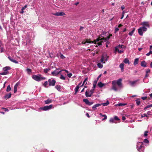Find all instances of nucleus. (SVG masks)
<instances>
[{
  "mask_svg": "<svg viewBox=\"0 0 152 152\" xmlns=\"http://www.w3.org/2000/svg\"><path fill=\"white\" fill-rule=\"evenodd\" d=\"M143 142H139L137 144V149L140 152L143 151L144 150V148L142 146Z\"/></svg>",
  "mask_w": 152,
  "mask_h": 152,
  "instance_id": "6",
  "label": "nucleus"
},
{
  "mask_svg": "<svg viewBox=\"0 0 152 152\" xmlns=\"http://www.w3.org/2000/svg\"><path fill=\"white\" fill-rule=\"evenodd\" d=\"M140 102L139 100H136V104L137 105H140Z\"/></svg>",
  "mask_w": 152,
  "mask_h": 152,
  "instance_id": "45",
  "label": "nucleus"
},
{
  "mask_svg": "<svg viewBox=\"0 0 152 152\" xmlns=\"http://www.w3.org/2000/svg\"><path fill=\"white\" fill-rule=\"evenodd\" d=\"M123 25L121 24H120L118 26V27L119 28L122 26Z\"/></svg>",
  "mask_w": 152,
  "mask_h": 152,
  "instance_id": "61",
  "label": "nucleus"
},
{
  "mask_svg": "<svg viewBox=\"0 0 152 152\" xmlns=\"http://www.w3.org/2000/svg\"><path fill=\"white\" fill-rule=\"evenodd\" d=\"M151 113V111H149L147 112V114H148V115H150Z\"/></svg>",
  "mask_w": 152,
  "mask_h": 152,
  "instance_id": "56",
  "label": "nucleus"
},
{
  "mask_svg": "<svg viewBox=\"0 0 152 152\" xmlns=\"http://www.w3.org/2000/svg\"><path fill=\"white\" fill-rule=\"evenodd\" d=\"M98 67L99 68H102L103 67V65L101 63H98L97 64Z\"/></svg>",
  "mask_w": 152,
  "mask_h": 152,
  "instance_id": "29",
  "label": "nucleus"
},
{
  "mask_svg": "<svg viewBox=\"0 0 152 152\" xmlns=\"http://www.w3.org/2000/svg\"><path fill=\"white\" fill-rule=\"evenodd\" d=\"M11 96V93H9L8 94L4 96V98L6 99H8L10 98Z\"/></svg>",
  "mask_w": 152,
  "mask_h": 152,
  "instance_id": "27",
  "label": "nucleus"
},
{
  "mask_svg": "<svg viewBox=\"0 0 152 152\" xmlns=\"http://www.w3.org/2000/svg\"><path fill=\"white\" fill-rule=\"evenodd\" d=\"M152 107V104L150 105H148L147 106H146L144 108V110H146V109L148 108Z\"/></svg>",
  "mask_w": 152,
  "mask_h": 152,
  "instance_id": "31",
  "label": "nucleus"
},
{
  "mask_svg": "<svg viewBox=\"0 0 152 152\" xmlns=\"http://www.w3.org/2000/svg\"><path fill=\"white\" fill-rule=\"evenodd\" d=\"M149 74L147 73H146L145 78H146L148 77Z\"/></svg>",
  "mask_w": 152,
  "mask_h": 152,
  "instance_id": "55",
  "label": "nucleus"
},
{
  "mask_svg": "<svg viewBox=\"0 0 152 152\" xmlns=\"http://www.w3.org/2000/svg\"><path fill=\"white\" fill-rule=\"evenodd\" d=\"M94 92V89L91 90L90 91H86L85 92V95L87 97H90L93 94Z\"/></svg>",
  "mask_w": 152,
  "mask_h": 152,
  "instance_id": "9",
  "label": "nucleus"
},
{
  "mask_svg": "<svg viewBox=\"0 0 152 152\" xmlns=\"http://www.w3.org/2000/svg\"><path fill=\"white\" fill-rule=\"evenodd\" d=\"M144 142L145 143H148L149 142V141H148V140L146 139H145L144 140Z\"/></svg>",
  "mask_w": 152,
  "mask_h": 152,
  "instance_id": "46",
  "label": "nucleus"
},
{
  "mask_svg": "<svg viewBox=\"0 0 152 152\" xmlns=\"http://www.w3.org/2000/svg\"><path fill=\"white\" fill-rule=\"evenodd\" d=\"M11 90V87L10 85H9L7 88L6 91L7 92L10 91Z\"/></svg>",
  "mask_w": 152,
  "mask_h": 152,
  "instance_id": "36",
  "label": "nucleus"
},
{
  "mask_svg": "<svg viewBox=\"0 0 152 152\" xmlns=\"http://www.w3.org/2000/svg\"><path fill=\"white\" fill-rule=\"evenodd\" d=\"M96 86V84H93V89H94V88H95Z\"/></svg>",
  "mask_w": 152,
  "mask_h": 152,
  "instance_id": "60",
  "label": "nucleus"
},
{
  "mask_svg": "<svg viewBox=\"0 0 152 152\" xmlns=\"http://www.w3.org/2000/svg\"><path fill=\"white\" fill-rule=\"evenodd\" d=\"M26 71L28 74L30 75L31 72V70L30 69H27Z\"/></svg>",
  "mask_w": 152,
  "mask_h": 152,
  "instance_id": "34",
  "label": "nucleus"
},
{
  "mask_svg": "<svg viewBox=\"0 0 152 152\" xmlns=\"http://www.w3.org/2000/svg\"><path fill=\"white\" fill-rule=\"evenodd\" d=\"M101 76H102V75H101V74H100V75L98 76V77L97 78V80H98V79H99V78H100V77H101Z\"/></svg>",
  "mask_w": 152,
  "mask_h": 152,
  "instance_id": "59",
  "label": "nucleus"
},
{
  "mask_svg": "<svg viewBox=\"0 0 152 152\" xmlns=\"http://www.w3.org/2000/svg\"><path fill=\"white\" fill-rule=\"evenodd\" d=\"M79 88V86H77L75 88V94H76L78 92V89Z\"/></svg>",
  "mask_w": 152,
  "mask_h": 152,
  "instance_id": "38",
  "label": "nucleus"
},
{
  "mask_svg": "<svg viewBox=\"0 0 152 152\" xmlns=\"http://www.w3.org/2000/svg\"><path fill=\"white\" fill-rule=\"evenodd\" d=\"M141 24L143 26H145L149 27V24L148 22H143Z\"/></svg>",
  "mask_w": 152,
  "mask_h": 152,
  "instance_id": "18",
  "label": "nucleus"
},
{
  "mask_svg": "<svg viewBox=\"0 0 152 152\" xmlns=\"http://www.w3.org/2000/svg\"><path fill=\"white\" fill-rule=\"evenodd\" d=\"M124 62L126 64H127L129 65L130 64V62L129 60L127 58H125L124 60Z\"/></svg>",
  "mask_w": 152,
  "mask_h": 152,
  "instance_id": "24",
  "label": "nucleus"
},
{
  "mask_svg": "<svg viewBox=\"0 0 152 152\" xmlns=\"http://www.w3.org/2000/svg\"><path fill=\"white\" fill-rule=\"evenodd\" d=\"M8 58L9 59V60L12 62L17 64L18 63V61H16L15 59H13L10 56H8Z\"/></svg>",
  "mask_w": 152,
  "mask_h": 152,
  "instance_id": "17",
  "label": "nucleus"
},
{
  "mask_svg": "<svg viewBox=\"0 0 152 152\" xmlns=\"http://www.w3.org/2000/svg\"><path fill=\"white\" fill-rule=\"evenodd\" d=\"M27 7V5H26L24 7L22 8L21 10H24Z\"/></svg>",
  "mask_w": 152,
  "mask_h": 152,
  "instance_id": "49",
  "label": "nucleus"
},
{
  "mask_svg": "<svg viewBox=\"0 0 152 152\" xmlns=\"http://www.w3.org/2000/svg\"><path fill=\"white\" fill-rule=\"evenodd\" d=\"M139 80H137L134 81H130L129 83L131 86H134L137 85V83Z\"/></svg>",
  "mask_w": 152,
  "mask_h": 152,
  "instance_id": "12",
  "label": "nucleus"
},
{
  "mask_svg": "<svg viewBox=\"0 0 152 152\" xmlns=\"http://www.w3.org/2000/svg\"><path fill=\"white\" fill-rule=\"evenodd\" d=\"M119 30V29L118 28H117V27L115 28V29L114 32L115 33H116L117 32H118V31Z\"/></svg>",
  "mask_w": 152,
  "mask_h": 152,
  "instance_id": "48",
  "label": "nucleus"
},
{
  "mask_svg": "<svg viewBox=\"0 0 152 152\" xmlns=\"http://www.w3.org/2000/svg\"><path fill=\"white\" fill-rule=\"evenodd\" d=\"M152 54V51H151V50H150V51H149V53H147L146 54V55L147 56H149L150 55V54Z\"/></svg>",
  "mask_w": 152,
  "mask_h": 152,
  "instance_id": "41",
  "label": "nucleus"
},
{
  "mask_svg": "<svg viewBox=\"0 0 152 152\" xmlns=\"http://www.w3.org/2000/svg\"><path fill=\"white\" fill-rule=\"evenodd\" d=\"M148 132L147 131H145V133H144V136H145V137H147L148 135V134H147V133H148Z\"/></svg>",
  "mask_w": 152,
  "mask_h": 152,
  "instance_id": "50",
  "label": "nucleus"
},
{
  "mask_svg": "<svg viewBox=\"0 0 152 152\" xmlns=\"http://www.w3.org/2000/svg\"><path fill=\"white\" fill-rule=\"evenodd\" d=\"M86 115L87 117H88V118H89L90 117L88 113H86Z\"/></svg>",
  "mask_w": 152,
  "mask_h": 152,
  "instance_id": "63",
  "label": "nucleus"
},
{
  "mask_svg": "<svg viewBox=\"0 0 152 152\" xmlns=\"http://www.w3.org/2000/svg\"><path fill=\"white\" fill-rule=\"evenodd\" d=\"M60 78L63 80H65V77L62 74L61 75Z\"/></svg>",
  "mask_w": 152,
  "mask_h": 152,
  "instance_id": "40",
  "label": "nucleus"
},
{
  "mask_svg": "<svg viewBox=\"0 0 152 152\" xmlns=\"http://www.w3.org/2000/svg\"><path fill=\"white\" fill-rule=\"evenodd\" d=\"M2 52H3V48L1 47V50H0V53H1Z\"/></svg>",
  "mask_w": 152,
  "mask_h": 152,
  "instance_id": "64",
  "label": "nucleus"
},
{
  "mask_svg": "<svg viewBox=\"0 0 152 152\" xmlns=\"http://www.w3.org/2000/svg\"><path fill=\"white\" fill-rule=\"evenodd\" d=\"M32 78L34 80L38 82H39L45 79V77H42L40 75H33L32 76Z\"/></svg>",
  "mask_w": 152,
  "mask_h": 152,
  "instance_id": "2",
  "label": "nucleus"
},
{
  "mask_svg": "<svg viewBox=\"0 0 152 152\" xmlns=\"http://www.w3.org/2000/svg\"><path fill=\"white\" fill-rule=\"evenodd\" d=\"M142 31H146L147 30V28L144 26H143L142 27Z\"/></svg>",
  "mask_w": 152,
  "mask_h": 152,
  "instance_id": "43",
  "label": "nucleus"
},
{
  "mask_svg": "<svg viewBox=\"0 0 152 152\" xmlns=\"http://www.w3.org/2000/svg\"><path fill=\"white\" fill-rule=\"evenodd\" d=\"M142 29V27H140L138 30V32L140 35H142L143 34Z\"/></svg>",
  "mask_w": 152,
  "mask_h": 152,
  "instance_id": "22",
  "label": "nucleus"
},
{
  "mask_svg": "<svg viewBox=\"0 0 152 152\" xmlns=\"http://www.w3.org/2000/svg\"><path fill=\"white\" fill-rule=\"evenodd\" d=\"M8 58L9 59V60L12 62L17 64L18 63V61H16L15 59H13L10 56H8Z\"/></svg>",
  "mask_w": 152,
  "mask_h": 152,
  "instance_id": "16",
  "label": "nucleus"
},
{
  "mask_svg": "<svg viewBox=\"0 0 152 152\" xmlns=\"http://www.w3.org/2000/svg\"><path fill=\"white\" fill-rule=\"evenodd\" d=\"M108 58L109 56L106 53H104L102 56L100 61L102 64H105V62L104 61H107L108 60Z\"/></svg>",
  "mask_w": 152,
  "mask_h": 152,
  "instance_id": "4",
  "label": "nucleus"
},
{
  "mask_svg": "<svg viewBox=\"0 0 152 152\" xmlns=\"http://www.w3.org/2000/svg\"><path fill=\"white\" fill-rule=\"evenodd\" d=\"M60 57L62 58V59H64V58H65V57L61 53V54H60Z\"/></svg>",
  "mask_w": 152,
  "mask_h": 152,
  "instance_id": "51",
  "label": "nucleus"
},
{
  "mask_svg": "<svg viewBox=\"0 0 152 152\" xmlns=\"http://www.w3.org/2000/svg\"><path fill=\"white\" fill-rule=\"evenodd\" d=\"M10 68L9 66H6L3 68V70L4 72L0 73V74L1 75H6L8 73V72L7 71L8 70H10Z\"/></svg>",
  "mask_w": 152,
  "mask_h": 152,
  "instance_id": "8",
  "label": "nucleus"
},
{
  "mask_svg": "<svg viewBox=\"0 0 152 152\" xmlns=\"http://www.w3.org/2000/svg\"><path fill=\"white\" fill-rule=\"evenodd\" d=\"M48 84V81H46L43 84V85H44V86H45V87H46L47 86Z\"/></svg>",
  "mask_w": 152,
  "mask_h": 152,
  "instance_id": "47",
  "label": "nucleus"
},
{
  "mask_svg": "<svg viewBox=\"0 0 152 152\" xmlns=\"http://www.w3.org/2000/svg\"><path fill=\"white\" fill-rule=\"evenodd\" d=\"M8 58L9 59V60L12 62L17 64L18 63V61H16L15 59H13L10 56H8Z\"/></svg>",
  "mask_w": 152,
  "mask_h": 152,
  "instance_id": "15",
  "label": "nucleus"
},
{
  "mask_svg": "<svg viewBox=\"0 0 152 152\" xmlns=\"http://www.w3.org/2000/svg\"><path fill=\"white\" fill-rule=\"evenodd\" d=\"M72 75V74L71 73H69L67 74V76L69 77H70Z\"/></svg>",
  "mask_w": 152,
  "mask_h": 152,
  "instance_id": "53",
  "label": "nucleus"
},
{
  "mask_svg": "<svg viewBox=\"0 0 152 152\" xmlns=\"http://www.w3.org/2000/svg\"><path fill=\"white\" fill-rule=\"evenodd\" d=\"M147 63L145 61H142L141 63V66L142 67H146L147 66Z\"/></svg>",
  "mask_w": 152,
  "mask_h": 152,
  "instance_id": "20",
  "label": "nucleus"
},
{
  "mask_svg": "<svg viewBox=\"0 0 152 152\" xmlns=\"http://www.w3.org/2000/svg\"><path fill=\"white\" fill-rule=\"evenodd\" d=\"M122 80L120 78L117 80H114L112 81V89L115 91H117L118 90V88H121L123 87V85L121 83Z\"/></svg>",
  "mask_w": 152,
  "mask_h": 152,
  "instance_id": "1",
  "label": "nucleus"
},
{
  "mask_svg": "<svg viewBox=\"0 0 152 152\" xmlns=\"http://www.w3.org/2000/svg\"><path fill=\"white\" fill-rule=\"evenodd\" d=\"M98 85L100 88H102V87L105 86L106 85V84L102 83V82H100L98 83Z\"/></svg>",
  "mask_w": 152,
  "mask_h": 152,
  "instance_id": "21",
  "label": "nucleus"
},
{
  "mask_svg": "<svg viewBox=\"0 0 152 152\" xmlns=\"http://www.w3.org/2000/svg\"><path fill=\"white\" fill-rule=\"evenodd\" d=\"M124 48L123 45H118L115 48V51H118L120 53H122L124 51Z\"/></svg>",
  "mask_w": 152,
  "mask_h": 152,
  "instance_id": "3",
  "label": "nucleus"
},
{
  "mask_svg": "<svg viewBox=\"0 0 152 152\" xmlns=\"http://www.w3.org/2000/svg\"><path fill=\"white\" fill-rule=\"evenodd\" d=\"M50 70V69L49 68H46L44 69V71L45 73H47Z\"/></svg>",
  "mask_w": 152,
  "mask_h": 152,
  "instance_id": "39",
  "label": "nucleus"
},
{
  "mask_svg": "<svg viewBox=\"0 0 152 152\" xmlns=\"http://www.w3.org/2000/svg\"><path fill=\"white\" fill-rule=\"evenodd\" d=\"M147 117L148 118V117H149V116L147 114H145V113H144V114H142L141 115V117L143 118V117Z\"/></svg>",
  "mask_w": 152,
  "mask_h": 152,
  "instance_id": "37",
  "label": "nucleus"
},
{
  "mask_svg": "<svg viewBox=\"0 0 152 152\" xmlns=\"http://www.w3.org/2000/svg\"><path fill=\"white\" fill-rule=\"evenodd\" d=\"M83 102H85L86 104L89 105H91L93 104V102H90L88 99H84L83 100Z\"/></svg>",
  "mask_w": 152,
  "mask_h": 152,
  "instance_id": "13",
  "label": "nucleus"
},
{
  "mask_svg": "<svg viewBox=\"0 0 152 152\" xmlns=\"http://www.w3.org/2000/svg\"><path fill=\"white\" fill-rule=\"evenodd\" d=\"M56 81L54 79L51 80L49 79L48 80L49 85L50 86H54L55 84Z\"/></svg>",
  "mask_w": 152,
  "mask_h": 152,
  "instance_id": "11",
  "label": "nucleus"
},
{
  "mask_svg": "<svg viewBox=\"0 0 152 152\" xmlns=\"http://www.w3.org/2000/svg\"><path fill=\"white\" fill-rule=\"evenodd\" d=\"M53 14L57 16H63L65 15V14L63 12H56L55 13Z\"/></svg>",
  "mask_w": 152,
  "mask_h": 152,
  "instance_id": "14",
  "label": "nucleus"
},
{
  "mask_svg": "<svg viewBox=\"0 0 152 152\" xmlns=\"http://www.w3.org/2000/svg\"><path fill=\"white\" fill-rule=\"evenodd\" d=\"M102 117H104V118L102 119V121L106 120L107 118V116L106 115H103L102 113H100L99 114Z\"/></svg>",
  "mask_w": 152,
  "mask_h": 152,
  "instance_id": "26",
  "label": "nucleus"
},
{
  "mask_svg": "<svg viewBox=\"0 0 152 152\" xmlns=\"http://www.w3.org/2000/svg\"><path fill=\"white\" fill-rule=\"evenodd\" d=\"M52 102V100L50 99H49L48 100H45V103L46 104H48L49 103H51Z\"/></svg>",
  "mask_w": 152,
  "mask_h": 152,
  "instance_id": "25",
  "label": "nucleus"
},
{
  "mask_svg": "<svg viewBox=\"0 0 152 152\" xmlns=\"http://www.w3.org/2000/svg\"><path fill=\"white\" fill-rule=\"evenodd\" d=\"M55 88L58 91H60L61 88V86L60 85H57L55 86Z\"/></svg>",
  "mask_w": 152,
  "mask_h": 152,
  "instance_id": "33",
  "label": "nucleus"
},
{
  "mask_svg": "<svg viewBox=\"0 0 152 152\" xmlns=\"http://www.w3.org/2000/svg\"><path fill=\"white\" fill-rule=\"evenodd\" d=\"M53 106L52 104H50L49 106H45L41 108V110L44 111H46L50 110L53 108Z\"/></svg>",
  "mask_w": 152,
  "mask_h": 152,
  "instance_id": "7",
  "label": "nucleus"
},
{
  "mask_svg": "<svg viewBox=\"0 0 152 152\" xmlns=\"http://www.w3.org/2000/svg\"><path fill=\"white\" fill-rule=\"evenodd\" d=\"M83 28H84V27H82V26H80V29H80V31H81V30H82L83 29Z\"/></svg>",
  "mask_w": 152,
  "mask_h": 152,
  "instance_id": "58",
  "label": "nucleus"
},
{
  "mask_svg": "<svg viewBox=\"0 0 152 152\" xmlns=\"http://www.w3.org/2000/svg\"><path fill=\"white\" fill-rule=\"evenodd\" d=\"M2 109H4V110L5 111H8V109H7V108H2Z\"/></svg>",
  "mask_w": 152,
  "mask_h": 152,
  "instance_id": "57",
  "label": "nucleus"
},
{
  "mask_svg": "<svg viewBox=\"0 0 152 152\" xmlns=\"http://www.w3.org/2000/svg\"><path fill=\"white\" fill-rule=\"evenodd\" d=\"M124 66V64L123 63H122L121 64H120L119 66L121 68V70L122 71H123Z\"/></svg>",
  "mask_w": 152,
  "mask_h": 152,
  "instance_id": "28",
  "label": "nucleus"
},
{
  "mask_svg": "<svg viewBox=\"0 0 152 152\" xmlns=\"http://www.w3.org/2000/svg\"><path fill=\"white\" fill-rule=\"evenodd\" d=\"M139 58H136L134 59V65H136L139 62Z\"/></svg>",
  "mask_w": 152,
  "mask_h": 152,
  "instance_id": "23",
  "label": "nucleus"
},
{
  "mask_svg": "<svg viewBox=\"0 0 152 152\" xmlns=\"http://www.w3.org/2000/svg\"><path fill=\"white\" fill-rule=\"evenodd\" d=\"M135 30V28H133V29L132 30V31L129 33V35L130 36H132V35L134 33V31Z\"/></svg>",
  "mask_w": 152,
  "mask_h": 152,
  "instance_id": "30",
  "label": "nucleus"
},
{
  "mask_svg": "<svg viewBox=\"0 0 152 152\" xmlns=\"http://www.w3.org/2000/svg\"><path fill=\"white\" fill-rule=\"evenodd\" d=\"M91 42L92 43H93L92 41H89L88 40H87L84 43V44H86V43H90Z\"/></svg>",
  "mask_w": 152,
  "mask_h": 152,
  "instance_id": "42",
  "label": "nucleus"
},
{
  "mask_svg": "<svg viewBox=\"0 0 152 152\" xmlns=\"http://www.w3.org/2000/svg\"><path fill=\"white\" fill-rule=\"evenodd\" d=\"M58 69H56V70L52 72V75L54 76H56L57 75L60 74V73L62 71V70H60V71H58Z\"/></svg>",
  "mask_w": 152,
  "mask_h": 152,
  "instance_id": "10",
  "label": "nucleus"
},
{
  "mask_svg": "<svg viewBox=\"0 0 152 152\" xmlns=\"http://www.w3.org/2000/svg\"><path fill=\"white\" fill-rule=\"evenodd\" d=\"M114 118L115 120L117 121H119L120 120V119L118 117L116 116H115L114 117Z\"/></svg>",
  "mask_w": 152,
  "mask_h": 152,
  "instance_id": "44",
  "label": "nucleus"
},
{
  "mask_svg": "<svg viewBox=\"0 0 152 152\" xmlns=\"http://www.w3.org/2000/svg\"><path fill=\"white\" fill-rule=\"evenodd\" d=\"M19 85V83H17L15 85L14 88V93H15L17 91L18 87Z\"/></svg>",
  "mask_w": 152,
  "mask_h": 152,
  "instance_id": "19",
  "label": "nucleus"
},
{
  "mask_svg": "<svg viewBox=\"0 0 152 152\" xmlns=\"http://www.w3.org/2000/svg\"><path fill=\"white\" fill-rule=\"evenodd\" d=\"M109 102L108 101H106V103H103L102 104H97L93 106L92 108L93 110H95L96 109V107L100 106L102 105L104 106H106L109 104Z\"/></svg>",
  "mask_w": 152,
  "mask_h": 152,
  "instance_id": "5",
  "label": "nucleus"
},
{
  "mask_svg": "<svg viewBox=\"0 0 152 152\" xmlns=\"http://www.w3.org/2000/svg\"><path fill=\"white\" fill-rule=\"evenodd\" d=\"M150 72V70L149 69H147L146 70V73H148Z\"/></svg>",
  "mask_w": 152,
  "mask_h": 152,
  "instance_id": "52",
  "label": "nucleus"
},
{
  "mask_svg": "<svg viewBox=\"0 0 152 152\" xmlns=\"http://www.w3.org/2000/svg\"><path fill=\"white\" fill-rule=\"evenodd\" d=\"M141 98L142 99L144 100L146 99L147 98V96H143V97H142Z\"/></svg>",
  "mask_w": 152,
  "mask_h": 152,
  "instance_id": "54",
  "label": "nucleus"
},
{
  "mask_svg": "<svg viewBox=\"0 0 152 152\" xmlns=\"http://www.w3.org/2000/svg\"><path fill=\"white\" fill-rule=\"evenodd\" d=\"M126 118L124 116H123L122 117V120L123 121H124L126 119Z\"/></svg>",
  "mask_w": 152,
  "mask_h": 152,
  "instance_id": "62",
  "label": "nucleus"
},
{
  "mask_svg": "<svg viewBox=\"0 0 152 152\" xmlns=\"http://www.w3.org/2000/svg\"><path fill=\"white\" fill-rule=\"evenodd\" d=\"M87 80H88V78H86L85 79V80H84L83 82V83L82 84V85L80 86H83V85L85 83L86 84H87V82H86V81H87Z\"/></svg>",
  "mask_w": 152,
  "mask_h": 152,
  "instance_id": "35",
  "label": "nucleus"
},
{
  "mask_svg": "<svg viewBox=\"0 0 152 152\" xmlns=\"http://www.w3.org/2000/svg\"><path fill=\"white\" fill-rule=\"evenodd\" d=\"M114 121L115 120L114 118H111L109 122L110 123H116Z\"/></svg>",
  "mask_w": 152,
  "mask_h": 152,
  "instance_id": "32",
  "label": "nucleus"
}]
</instances>
